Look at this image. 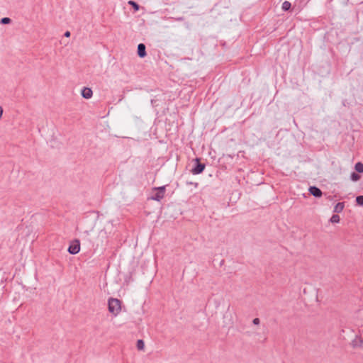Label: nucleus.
I'll use <instances>...</instances> for the list:
<instances>
[{
	"instance_id": "nucleus-6",
	"label": "nucleus",
	"mask_w": 363,
	"mask_h": 363,
	"mask_svg": "<svg viewBox=\"0 0 363 363\" xmlns=\"http://www.w3.org/2000/svg\"><path fill=\"white\" fill-rule=\"evenodd\" d=\"M311 194L315 197H320L322 196L321 190L316 186H311L308 189Z\"/></svg>"
},
{
	"instance_id": "nucleus-8",
	"label": "nucleus",
	"mask_w": 363,
	"mask_h": 363,
	"mask_svg": "<svg viewBox=\"0 0 363 363\" xmlns=\"http://www.w3.org/2000/svg\"><path fill=\"white\" fill-rule=\"evenodd\" d=\"M352 345L354 347H360L363 345V339L359 336H356L352 341Z\"/></svg>"
},
{
	"instance_id": "nucleus-10",
	"label": "nucleus",
	"mask_w": 363,
	"mask_h": 363,
	"mask_svg": "<svg viewBox=\"0 0 363 363\" xmlns=\"http://www.w3.org/2000/svg\"><path fill=\"white\" fill-rule=\"evenodd\" d=\"M291 4L289 1H285L282 3L281 9L283 11H286L290 9Z\"/></svg>"
},
{
	"instance_id": "nucleus-16",
	"label": "nucleus",
	"mask_w": 363,
	"mask_h": 363,
	"mask_svg": "<svg viewBox=\"0 0 363 363\" xmlns=\"http://www.w3.org/2000/svg\"><path fill=\"white\" fill-rule=\"evenodd\" d=\"M356 202L358 205L363 206V196H357Z\"/></svg>"
},
{
	"instance_id": "nucleus-20",
	"label": "nucleus",
	"mask_w": 363,
	"mask_h": 363,
	"mask_svg": "<svg viewBox=\"0 0 363 363\" xmlns=\"http://www.w3.org/2000/svg\"><path fill=\"white\" fill-rule=\"evenodd\" d=\"M65 37H69L70 36V32L69 31H66L65 33Z\"/></svg>"
},
{
	"instance_id": "nucleus-21",
	"label": "nucleus",
	"mask_w": 363,
	"mask_h": 363,
	"mask_svg": "<svg viewBox=\"0 0 363 363\" xmlns=\"http://www.w3.org/2000/svg\"><path fill=\"white\" fill-rule=\"evenodd\" d=\"M362 315H363V311H362ZM359 331H360V333H363V324L361 325Z\"/></svg>"
},
{
	"instance_id": "nucleus-7",
	"label": "nucleus",
	"mask_w": 363,
	"mask_h": 363,
	"mask_svg": "<svg viewBox=\"0 0 363 363\" xmlns=\"http://www.w3.org/2000/svg\"><path fill=\"white\" fill-rule=\"evenodd\" d=\"M138 55L140 57L143 58L146 56L145 45L140 43L138 46Z\"/></svg>"
},
{
	"instance_id": "nucleus-3",
	"label": "nucleus",
	"mask_w": 363,
	"mask_h": 363,
	"mask_svg": "<svg viewBox=\"0 0 363 363\" xmlns=\"http://www.w3.org/2000/svg\"><path fill=\"white\" fill-rule=\"evenodd\" d=\"M80 250V244L78 240L72 242L68 248V252L72 255L77 254Z\"/></svg>"
},
{
	"instance_id": "nucleus-1",
	"label": "nucleus",
	"mask_w": 363,
	"mask_h": 363,
	"mask_svg": "<svg viewBox=\"0 0 363 363\" xmlns=\"http://www.w3.org/2000/svg\"><path fill=\"white\" fill-rule=\"evenodd\" d=\"M121 301L115 298H110L108 300V311L114 316L118 315L121 311Z\"/></svg>"
},
{
	"instance_id": "nucleus-19",
	"label": "nucleus",
	"mask_w": 363,
	"mask_h": 363,
	"mask_svg": "<svg viewBox=\"0 0 363 363\" xmlns=\"http://www.w3.org/2000/svg\"><path fill=\"white\" fill-rule=\"evenodd\" d=\"M3 108L1 106H0V119L2 117V115H3Z\"/></svg>"
},
{
	"instance_id": "nucleus-13",
	"label": "nucleus",
	"mask_w": 363,
	"mask_h": 363,
	"mask_svg": "<svg viewBox=\"0 0 363 363\" xmlns=\"http://www.w3.org/2000/svg\"><path fill=\"white\" fill-rule=\"evenodd\" d=\"M330 221L333 223H338L340 222V216L337 214H334L330 218Z\"/></svg>"
},
{
	"instance_id": "nucleus-4",
	"label": "nucleus",
	"mask_w": 363,
	"mask_h": 363,
	"mask_svg": "<svg viewBox=\"0 0 363 363\" xmlns=\"http://www.w3.org/2000/svg\"><path fill=\"white\" fill-rule=\"evenodd\" d=\"M196 164L191 169V173L193 174H201L205 169V164L199 162V159H196Z\"/></svg>"
},
{
	"instance_id": "nucleus-14",
	"label": "nucleus",
	"mask_w": 363,
	"mask_h": 363,
	"mask_svg": "<svg viewBox=\"0 0 363 363\" xmlns=\"http://www.w3.org/2000/svg\"><path fill=\"white\" fill-rule=\"evenodd\" d=\"M350 179L354 182H357L360 179V176L356 172H352L350 175Z\"/></svg>"
},
{
	"instance_id": "nucleus-12",
	"label": "nucleus",
	"mask_w": 363,
	"mask_h": 363,
	"mask_svg": "<svg viewBox=\"0 0 363 363\" xmlns=\"http://www.w3.org/2000/svg\"><path fill=\"white\" fill-rule=\"evenodd\" d=\"M137 348L138 350H144V347H145V343H144V341L143 340H138L137 341Z\"/></svg>"
},
{
	"instance_id": "nucleus-15",
	"label": "nucleus",
	"mask_w": 363,
	"mask_h": 363,
	"mask_svg": "<svg viewBox=\"0 0 363 363\" xmlns=\"http://www.w3.org/2000/svg\"><path fill=\"white\" fill-rule=\"evenodd\" d=\"M128 4L131 5L135 11L139 10V5L136 2L133 1H129Z\"/></svg>"
},
{
	"instance_id": "nucleus-18",
	"label": "nucleus",
	"mask_w": 363,
	"mask_h": 363,
	"mask_svg": "<svg viewBox=\"0 0 363 363\" xmlns=\"http://www.w3.org/2000/svg\"><path fill=\"white\" fill-rule=\"evenodd\" d=\"M252 322L255 325H259L260 323V320L258 318H255L253 319Z\"/></svg>"
},
{
	"instance_id": "nucleus-9",
	"label": "nucleus",
	"mask_w": 363,
	"mask_h": 363,
	"mask_svg": "<svg viewBox=\"0 0 363 363\" xmlns=\"http://www.w3.org/2000/svg\"><path fill=\"white\" fill-rule=\"evenodd\" d=\"M344 208L345 203L343 202H339L335 206L333 211L335 213H340L343 211Z\"/></svg>"
},
{
	"instance_id": "nucleus-2",
	"label": "nucleus",
	"mask_w": 363,
	"mask_h": 363,
	"mask_svg": "<svg viewBox=\"0 0 363 363\" xmlns=\"http://www.w3.org/2000/svg\"><path fill=\"white\" fill-rule=\"evenodd\" d=\"M154 190L156 191L155 194L151 196L150 199L160 201L162 200L165 194V186L155 187Z\"/></svg>"
},
{
	"instance_id": "nucleus-17",
	"label": "nucleus",
	"mask_w": 363,
	"mask_h": 363,
	"mask_svg": "<svg viewBox=\"0 0 363 363\" xmlns=\"http://www.w3.org/2000/svg\"><path fill=\"white\" fill-rule=\"evenodd\" d=\"M11 19L8 17H4L1 19V23L2 24H8L11 22Z\"/></svg>"
},
{
	"instance_id": "nucleus-11",
	"label": "nucleus",
	"mask_w": 363,
	"mask_h": 363,
	"mask_svg": "<svg viewBox=\"0 0 363 363\" xmlns=\"http://www.w3.org/2000/svg\"><path fill=\"white\" fill-rule=\"evenodd\" d=\"M355 170L359 173L363 172V164L362 162H357L354 166Z\"/></svg>"
},
{
	"instance_id": "nucleus-5",
	"label": "nucleus",
	"mask_w": 363,
	"mask_h": 363,
	"mask_svg": "<svg viewBox=\"0 0 363 363\" xmlns=\"http://www.w3.org/2000/svg\"><path fill=\"white\" fill-rule=\"evenodd\" d=\"M81 94H82V97H84V99H89L91 98V96L93 95V91L89 87H84L82 90Z\"/></svg>"
}]
</instances>
